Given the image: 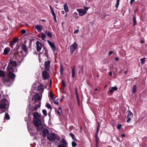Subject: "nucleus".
<instances>
[{
  "label": "nucleus",
  "instance_id": "45",
  "mask_svg": "<svg viewBox=\"0 0 147 147\" xmlns=\"http://www.w3.org/2000/svg\"><path fill=\"white\" fill-rule=\"evenodd\" d=\"M21 32L22 34H24L26 33V30L25 29H23L22 30Z\"/></svg>",
  "mask_w": 147,
  "mask_h": 147
},
{
  "label": "nucleus",
  "instance_id": "29",
  "mask_svg": "<svg viewBox=\"0 0 147 147\" xmlns=\"http://www.w3.org/2000/svg\"><path fill=\"white\" fill-rule=\"evenodd\" d=\"M69 135L74 140H76L75 135L73 133H70L69 134Z\"/></svg>",
  "mask_w": 147,
  "mask_h": 147
},
{
  "label": "nucleus",
  "instance_id": "11",
  "mask_svg": "<svg viewBox=\"0 0 147 147\" xmlns=\"http://www.w3.org/2000/svg\"><path fill=\"white\" fill-rule=\"evenodd\" d=\"M42 76L43 78L45 80L48 79L49 77L48 73L46 71H43Z\"/></svg>",
  "mask_w": 147,
  "mask_h": 147
},
{
  "label": "nucleus",
  "instance_id": "42",
  "mask_svg": "<svg viewBox=\"0 0 147 147\" xmlns=\"http://www.w3.org/2000/svg\"><path fill=\"white\" fill-rule=\"evenodd\" d=\"M76 98H77V99L78 101V102L79 103V98H78V92H77V91H76Z\"/></svg>",
  "mask_w": 147,
  "mask_h": 147
},
{
  "label": "nucleus",
  "instance_id": "24",
  "mask_svg": "<svg viewBox=\"0 0 147 147\" xmlns=\"http://www.w3.org/2000/svg\"><path fill=\"white\" fill-rule=\"evenodd\" d=\"M64 9L65 12H67L69 11L68 7L67 4H64Z\"/></svg>",
  "mask_w": 147,
  "mask_h": 147
},
{
  "label": "nucleus",
  "instance_id": "5",
  "mask_svg": "<svg viewBox=\"0 0 147 147\" xmlns=\"http://www.w3.org/2000/svg\"><path fill=\"white\" fill-rule=\"evenodd\" d=\"M47 138L50 141H55V139H57L56 136L54 133L50 134L48 135Z\"/></svg>",
  "mask_w": 147,
  "mask_h": 147
},
{
  "label": "nucleus",
  "instance_id": "52",
  "mask_svg": "<svg viewBox=\"0 0 147 147\" xmlns=\"http://www.w3.org/2000/svg\"><path fill=\"white\" fill-rule=\"evenodd\" d=\"M98 131H96V134H95V136H98Z\"/></svg>",
  "mask_w": 147,
  "mask_h": 147
},
{
  "label": "nucleus",
  "instance_id": "6",
  "mask_svg": "<svg viewBox=\"0 0 147 147\" xmlns=\"http://www.w3.org/2000/svg\"><path fill=\"white\" fill-rule=\"evenodd\" d=\"M41 98L39 94H38L36 93L34 94L32 99L34 100L36 102L39 101V104H40V101L41 100Z\"/></svg>",
  "mask_w": 147,
  "mask_h": 147
},
{
  "label": "nucleus",
  "instance_id": "33",
  "mask_svg": "<svg viewBox=\"0 0 147 147\" xmlns=\"http://www.w3.org/2000/svg\"><path fill=\"white\" fill-rule=\"evenodd\" d=\"M136 85H134L133 87V92L135 93L136 91Z\"/></svg>",
  "mask_w": 147,
  "mask_h": 147
},
{
  "label": "nucleus",
  "instance_id": "57",
  "mask_svg": "<svg viewBox=\"0 0 147 147\" xmlns=\"http://www.w3.org/2000/svg\"><path fill=\"white\" fill-rule=\"evenodd\" d=\"M54 103L55 104H56V105H58V102L56 101H54Z\"/></svg>",
  "mask_w": 147,
  "mask_h": 147
},
{
  "label": "nucleus",
  "instance_id": "58",
  "mask_svg": "<svg viewBox=\"0 0 147 147\" xmlns=\"http://www.w3.org/2000/svg\"><path fill=\"white\" fill-rule=\"evenodd\" d=\"M115 60H116V61H118V60H119V58H118V57H116V58H115Z\"/></svg>",
  "mask_w": 147,
  "mask_h": 147
},
{
  "label": "nucleus",
  "instance_id": "2",
  "mask_svg": "<svg viewBox=\"0 0 147 147\" xmlns=\"http://www.w3.org/2000/svg\"><path fill=\"white\" fill-rule=\"evenodd\" d=\"M34 125L36 127V129L38 131L42 130L43 129V126L41 124V121L39 119L34 121Z\"/></svg>",
  "mask_w": 147,
  "mask_h": 147
},
{
  "label": "nucleus",
  "instance_id": "30",
  "mask_svg": "<svg viewBox=\"0 0 147 147\" xmlns=\"http://www.w3.org/2000/svg\"><path fill=\"white\" fill-rule=\"evenodd\" d=\"M133 22L134 23V24H133V26H135L136 24V18L135 16L133 18Z\"/></svg>",
  "mask_w": 147,
  "mask_h": 147
},
{
  "label": "nucleus",
  "instance_id": "56",
  "mask_svg": "<svg viewBox=\"0 0 147 147\" xmlns=\"http://www.w3.org/2000/svg\"><path fill=\"white\" fill-rule=\"evenodd\" d=\"M112 71H110L109 72V75H110V76H112Z\"/></svg>",
  "mask_w": 147,
  "mask_h": 147
},
{
  "label": "nucleus",
  "instance_id": "13",
  "mask_svg": "<svg viewBox=\"0 0 147 147\" xmlns=\"http://www.w3.org/2000/svg\"><path fill=\"white\" fill-rule=\"evenodd\" d=\"M9 64L11 66L12 65L13 67H16L17 66L16 61H15L12 60L11 59L10 61L9 62Z\"/></svg>",
  "mask_w": 147,
  "mask_h": 147
},
{
  "label": "nucleus",
  "instance_id": "44",
  "mask_svg": "<svg viewBox=\"0 0 147 147\" xmlns=\"http://www.w3.org/2000/svg\"><path fill=\"white\" fill-rule=\"evenodd\" d=\"M119 1H117V3L115 5V7L116 8H117L119 5Z\"/></svg>",
  "mask_w": 147,
  "mask_h": 147
},
{
  "label": "nucleus",
  "instance_id": "8",
  "mask_svg": "<svg viewBox=\"0 0 147 147\" xmlns=\"http://www.w3.org/2000/svg\"><path fill=\"white\" fill-rule=\"evenodd\" d=\"M133 114L131 111L129 110L127 115V122L129 123L131 121L132 118L133 117Z\"/></svg>",
  "mask_w": 147,
  "mask_h": 147
},
{
  "label": "nucleus",
  "instance_id": "15",
  "mask_svg": "<svg viewBox=\"0 0 147 147\" xmlns=\"http://www.w3.org/2000/svg\"><path fill=\"white\" fill-rule=\"evenodd\" d=\"M49 133V132L47 129L44 128L43 129L42 134L44 137H46L47 135H48Z\"/></svg>",
  "mask_w": 147,
  "mask_h": 147
},
{
  "label": "nucleus",
  "instance_id": "41",
  "mask_svg": "<svg viewBox=\"0 0 147 147\" xmlns=\"http://www.w3.org/2000/svg\"><path fill=\"white\" fill-rule=\"evenodd\" d=\"M62 86L63 88L65 87L66 86V85L63 80L62 81Z\"/></svg>",
  "mask_w": 147,
  "mask_h": 147
},
{
  "label": "nucleus",
  "instance_id": "36",
  "mask_svg": "<svg viewBox=\"0 0 147 147\" xmlns=\"http://www.w3.org/2000/svg\"><path fill=\"white\" fill-rule=\"evenodd\" d=\"M3 80L4 82H8L10 81V80L9 79L7 78V79H6L5 78H4Z\"/></svg>",
  "mask_w": 147,
  "mask_h": 147
},
{
  "label": "nucleus",
  "instance_id": "43",
  "mask_svg": "<svg viewBox=\"0 0 147 147\" xmlns=\"http://www.w3.org/2000/svg\"><path fill=\"white\" fill-rule=\"evenodd\" d=\"M66 146L63 144H60L58 146V147H66Z\"/></svg>",
  "mask_w": 147,
  "mask_h": 147
},
{
  "label": "nucleus",
  "instance_id": "54",
  "mask_svg": "<svg viewBox=\"0 0 147 147\" xmlns=\"http://www.w3.org/2000/svg\"><path fill=\"white\" fill-rule=\"evenodd\" d=\"M113 53V52L112 51H110V52L109 54V55H110L111 54H112Z\"/></svg>",
  "mask_w": 147,
  "mask_h": 147
},
{
  "label": "nucleus",
  "instance_id": "23",
  "mask_svg": "<svg viewBox=\"0 0 147 147\" xmlns=\"http://www.w3.org/2000/svg\"><path fill=\"white\" fill-rule=\"evenodd\" d=\"M61 142L64 145L67 146V143L66 142V141L63 138L61 140Z\"/></svg>",
  "mask_w": 147,
  "mask_h": 147
},
{
  "label": "nucleus",
  "instance_id": "14",
  "mask_svg": "<svg viewBox=\"0 0 147 147\" xmlns=\"http://www.w3.org/2000/svg\"><path fill=\"white\" fill-rule=\"evenodd\" d=\"M71 76L72 78L75 77V66L74 65L73 66L71 69Z\"/></svg>",
  "mask_w": 147,
  "mask_h": 147
},
{
  "label": "nucleus",
  "instance_id": "47",
  "mask_svg": "<svg viewBox=\"0 0 147 147\" xmlns=\"http://www.w3.org/2000/svg\"><path fill=\"white\" fill-rule=\"evenodd\" d=\"M95 141H98L99 140V138H98V136H95Z\"/></svg>",
  "mask_w": 147,
  "mask_h": 147
},
{
  "label": "nucleus",
  "instance_id": "7",
  "mask_svg": "<svg viewBox=\"0 0 147 147\" xmlns=\"http://www.w3.org/2000/svg\"><path fill=\"white\" fill-rule=\"evenodd\" d=\"M78 47V45L76 42H74L71 45L70 47V51L71 53H72Z\"/></svg>",
  "mask_w": 147,
  "mask_h": 147
},
{
  "label": "nucleus",
  "instance_id": "17",
  "mask_svg": "<svg viewBox=\"0 0 147 147\" xmlns=\"http://www.w3.org/2000/svg\"><path fill=\"white\" fill-rule=\"evenodd\" d=\"M35 28L39 32H41L42 29V26L40 25H36Z\"/></svg>",
  "mask_w": 147,
  "mask_h": 147
},
{
  "label": "nucleus",
  "instance_id": "62",
  "mask_svg": "<svg viewBox=\"0 0 147 147\" xmlns=\"http://www.w3.org/2000/svg\"><path fill=\"white\" fill-rule=\"evenodd\" d=\"M42 21H43V22H45V20L43 19V20H42Z\"/></svg>",
  "mask_w": 147,
  "mask_h": 147
},
{
  "label": "nucleus",
  "instance_id": "12",
  "mask_svg": "<svg viewBox=\"0 0 147 147\" xmlns=\"http://www.w3.org/2000/svg\"><path fill=\"white\" fill-rule=\"evenodd\" d=\"M50 61L49 60H48L45 62L44 65L46 70H49L50 67Z\"/></svg>",
  "mask_w": 147,
  "mask_h": 147
},
{
  "label": "nucleus",
  "instance_id": "53",
  "mask_svg": "<svg viewBox=\"0 0 147 147\" xmlns=\"http://www.w3.org/2000/svg\"><path fill=\"white\" fill-rule=\"evenodd\" d=\"M13 41L14 42V44L17 42V41L16 39H14L13 40Z\"/></svg>",
  "mask_w": 147,
  "mask_h": 147
},
{
  "label": "nucleus",
  "instance_id": "59",
  "mask_svg": "<svg viewBox=\"0 0 147 147\" xmlns=\"http://www.w3.org/2000/svg\"><path fill=\"white\" fill-rule=\"evenodd\" d=\"M99 126H98L97 128L96 131H99Z\"/></svg>",
  "mask_w": 147,
  "mask_h": 147
},
{
  "label": "nucleus",
  "instance_id": "49",
  "mask_svg": "<svg viewBox=\"0 0 147 147\" xmlns=\"http://www.w3.org/2000/svg\"><path fill=\"white\" fill-rule=\"evenodd\" d=\"M96 147H98V141H96Z\"/></svg>",
  "mask_w": 147,
  "mask_h": 147
},
{
  "label": "nucleus",
  "instance_id": "3",
  "mask_svg": "<svg viewBox=\"0 0 147 147\" xmlns=\"http://www.w3.org/2000/svg\"><path fill=\"white\" fill-rule=\"evenodd\" d=\"M1 103L0 104V108L1 109H5L7 107H8L9 105L8 101L5 98L1 100Z\"/></svg>",
  "mask_w": 147,
  "mask_h": 147
},
{
  "label": "nucleus",
  "instance_id": "16",
  "mask_svg": "<svg viewBox=\"0 0 147 147\" xmlns=\"http://www.w3.org/2000/svg\"><path fill=\"white\" fill-rule=\"evenodd\" d=\"M22 50L26 52V54H27L28 53V49L26 45L24 44H22Z\"/></svg>",
  "mask_w": 147,
  "mask_h": 147
},
{
  "label": "nucleus",
  "instance_id": "22",
  "mask_svg": "<svg viewBox=\"0 0 147 147\" xmlns=\"http://www.w3.org/2000/svg\"><path fill=\"white\" fill-rule=\"evenodd\" d=\"M38 91L41 93H42L44 90L42 86V85H40L39 86H38Z\"/></svg>",
  "mask_w": 147,
  "mask_h": 147
},
{
  "label": "nucleus",
  "instance_id": "64",
  "mask_svg": "<svg viewBox=\"0 0 147 147\" xmlns=\"http://www.w3.org/2000/svg\"><path fill=\"white\" fill-rule=\"evenodd\" d=\"M97 90H98V89L97 88H96V89H95V91H97Z\"/></svg>",
  "mask_w": 147,
  "mask_h": 147
},
{
  "label": "nucleus",
  "instance_id": "31",
  "mask_svg": "<svg viewBox=\"0 0 147 147\" xmlns=\"http://www.w3.org/2000/svg\"><path fill=\"white\" fill-rule=\"evenodd\" d=\"M62 112V111L61 107H59L58 108V114L59 115H61Z\"/></svg>",
  "mask_w": 147,
  "mask_h": 147
},
{
  "label": "nucleus",
  "instance_id": "34",
  "mask_svg": "<svg viewBox=\"0 0 147 147\" xmlns=\"http://www.w3.org/2000/svg\"><path fill=\"white\" fill-rule=\"evenodd\" d=\"M63 70V68L61 64L60 65V73L61 74H62V71Z\"/></svg>",
  "mask_w": 147,
  "mask_h": 147
},
{
  "label": "nucleus",
  "instance_id": "32",
  "mask_svg": "<svg viewBox=\"0 0 147 147\" xmlns=\"http://www.w3.org/2000/svg\"><path fill=\"white\" fill-rule=\"evenodd\" d=\"M5 117L7 120L10 119V117L8 113H6L5 114Z\"/></svg>",
  "mask_w": 147,
  "mask_h": 147
},
{
  "label": "nucleus",
  "instance_id": "4",
  "mask_svg": "<svg viewBox=\"0 0 147 147\" xmlns=\"http://www.w3.org/2000/svg\"><path fill=\"white\" fill-rule=\"evenodd\" d=\"M89 7H84V9H77V11L78 12L79 15L80 16H82L86 14Z\"/></svg>",
  "mask_w": 147,
  "mask_h": 147
},
{
  "label": "nucleus",
  "instance_id": "50",
  "mask_svg": "<svg viewBox=\"0 0 147 147\" xmlns=\"http://www.w3.org/2000/svg\"><path fill=\"white\" fill-rule=\"evenodd\" d=\"M78 31H79L78 30V29L74 31V33L76 34L78 32Z\"/></svg>",
  "mask_w": 147,
  "mask_h": 147
},
{
  "label": "nucleus",
  "instance_id": "10",
  "mask_svg": "<svg viewBox=\"0 0 147 147\" xmlns=\"http://www.w3.org/2000/svg\"><path fill=\"white\" fill-rule=\"evenodd\" d=\"M47 42L52 49V50L53 51H55V47L54 43L51 42L48 40H47Z\"/></svg>",
  "mask_w": 147,
  "mask_h": 147
},
{
  "label": "nucleus",
  "instance_id": "51",
  "mask_svg": "<svg viewBox=\"0 0 147 147\" xmlns=\"http://www.w3.org/2000/svg\"><path fill=\"white\" fill-rule=\"evenodd\" d=\"M135 1V0H131L130 1V3L131 5H132L133 3Z\"/></svg>",
  "mask_w": 147,
  "mask_h": 147
},
{
  "label": "nucleus",
  "instance_id": "19",
  "mask_svg": "<svg viewBox=\"0 0 147 147\" xmlns=\"http://www.w3.org/2000/svg\"><path fill=\"white\" fill-rule=\"evenodd\" d=\"M117 88L116 86L112 87L111 89H110L109 91L111 93H113L114 91H116Z\"/></svg>",
  "mask_w": 147,
  "mask_h": 147
},
{
  "label": "nucleus",
  "instance_id": "26",
  "mask_svg": "<svg viewBox=\"0 0 147 147\" xmlns=\"http://www.w3.org/2000/svg\"><path fill=\"white\" fill-rule=\"evenodd\" d=\"M5 74L4 71L0 70V76L2 77H5Z\"/></svg>",
  "mask_w": 147,
  "mask_h": 147
},
{
  "label": "nucleus",
  "instance_id": "61",
  "mask_svg": "<svg viewBox=\"0 0 147 147\" xmlns=\"http://www.w3.org/2000/svg\"><path fill=\"white\" fill-rule=\"evenodd\" d=\"M121 136L122 137H124L125 136V134H122Z\"/></svg>",
  "mask_w": 147,
  "mask_h": 147
},
{
  "label": "nucleus",
  "instance_id": "63",
  "mask_svg": "<svg viewBox=\"0 0 147 147\" xmlns=\"http://www.w3.org/2000/svg\"><path fill=\"white\" fill-rule=\"evenodd\" d=\"M141 42V43H143V42H144V41H141V42Z\"/></svg>",
  "mask_w": 147,
  "mask_h": 147
},
{
  "label": "nucleus",
  "instance_id": "48",
  "mask_svg": "<svg viewBox=\"0 0 147 147\" xmlns=\"http://www.w3.org/2000/svg\"><path fill=\"white\" fill-rule=\"evenodd\" d=\"M77 15V13L76 12H75L74 13L73 15L74 17H76V16Z\"/></svg>",
  "mask_w": 147,
  "mask_h": 147
},
{
  "label": "nucleus",
  "instance_id": "37",
  "mask_svg": "<svg viewBox=\"0 0 147 147\" xmlns=\"http://www.w3.org/2000/svg\"><path fill=\"white\" fill-rule=\"evenodd\" d=\"M71 144H72V146L73 147H75L77 145V144H76V143L74 141L72 142Z\"/></svg>",
  "mask_w": 147,
  "mask_h": 147
},
{
  "label": "nucleus",
  "instance_id": "55",
  "mask_svg": "<svg viewBox=\"0 0 147 147\" xmlns=\"http://www.w3.org/2000/svg\"><path fill=\"white\" fill-rule=\"evenodd\" d=\"M81 68H82V73L83 72V66H81Z\"/></svg>",
  "mask_w": 147,
  "mask_h": 147
},
{
  "label": "nucleus",
  "instance_id": "35",
  "mask_svg": "<svg viewBox=\"0 0 147 147\" xmlns=\"http://www.w3.org/2000/svg\"><path fill=\"white\" fill-rule=\"evenodd\" d=\"M140 61H141V63L142 64H144L145 61V58H142L140 59Z\"/></svg>",
  "mask_w": 147,
  "mask_h": 147
},
{
  "label": "nucleus",
  "instance_id": "27",
  "mask_svg": "<svg viewBox=\"0 0 147 147\" xmlns=\"http://www.w3.org/2000/svg\"><path fill=\"white\" fill-rule=\"evenodd\" d=\"M50 8V9L51 11V13L53 16H55V14L54 11V10L51 7V6L50 5L49 6Z\"/></svg>",
  "mask_w": 147,
  "mask_h": 147
},
{
  "label": "nucleus",
  "instance_id": "39",
  "mask_svg": "<svg viewBox=\"0 0 147 147\" xmlns=\"http://www.w3.org/2000/svg\"><path fill=\"white\" fill-rule=\"evenodd\" d=\"M42 113L45 116H46L47 115V111L43 109L42 110Z\"/></svg>",
  "mask_w": 147,
  "mask_h": 147
},
{
  "label": "nucleus",
  "instance_id": "1",
  "mask_svg": "<svg viewBox=\"0 0 147 147\" xmlns=\"http://www.w3.org/2000/svg\"><path fill=\"white\" fill-rule=\"evenodd\" d=\"M7 69L8 70V76L9 77L12 79L16 77V75L12 71L17 72V69L16 68L13 69L12 67L10 65H8Z\"/></svg>",
  "mask_w": 147,
  "mask_h": 147
},
{
  "label": "nucleus",
  "instance_id": "21",
  "mask_svg": "<svg viewBox=\"0 0 147 147\" xmlns=\"http://www.w3.org/2000/svg\"><path fill=\"white\" fill-rule=\"evenodd\" d=\"M39 36L43 40H44L46 37V35L43 33H41Z\"/></svg>",
  "mask_w": 147,
  "mask_h": 147
},
{
  "label": "nucleus",
  "instance_id": "28",
  "mask_svg": "<svg viewBox=\"0 0 147 147\" xmlns=\"http://www.w3.org/2000/svg\"><path fill=\"white\" fill-rule=\"evenodd\" d=\"M49 95L50 97L53 100H55V97H54V95L52 93L50 92H49Z\"/></svg>",
  "mask_w": 147,
  "mask_h": 147
},
{
  "label": "nucleus",
  "instance_id": "40",
  "mask_svg": "<svg viewBox=\"0 0 147 147\" xmlns=\"http://www.w3.org/2000/svg\"><path fill=\"white\" fill-rule=\"evenodd\" d=\"M121 124H119L117 126V128L118 129H121Z\"/></svg>",
  "mask_w": 147,
  "mask_h": 147
},
{
  "label": "nucleus",
  "instance_id": "18",
  "mask_svg": "<svg viewBox=\"0 0 147 147\" xmlns=\"http://www.w3.org/2000/svg\"><path fill=\"white\" fill-rule=\"evenodd\" d=\"M10 49L9 47H7L5 48L4 50L3 54L4 55H6L8 54L9 52Z\"/></svg>",
  "mask_w": 147,
  "mask_h": 147
},
{
  "label": "nucleus",
  "instance_id": "38",
  "mask_svg": "<svg viewBox=\"0 0 147 147\" xmlns=\"http://www.w3.org/2000/svg\"><path fill=\"white\" fill-rule=\"evenodd\" d=\"M46 106L49 109H51V106L49 104L46 103Z\"/></svg>",
  "mask_w": 147,
  "mask_h": 147
},
{
  "label": "nucleus",
  "instance_id": "9",
  "mask_svg": "<svg viewBox=\"0 0 147 147\" xmlns=\"http://www.w3.org/2000/svg\"><path fill=\"white\" fill-rule=\"evenodd\" d=\"M37 47V50L38 52L40 51L42 48V44L41 42L38 41H37L36 42Z\"/></svg>",
  "mask_w": 147,
  "mask_h": 147
},
{
  "label": "nucleus",
  "instance_id": "60",
  "mask_svg": "<svg viewBox=\"0 0 147 147\" xmlns=\"http://www.w3.org/2000/svg\"><path fill=\"white\" fill-rule=\"evenodd\" d=\"M61 13L63 14H64V13H65V12H64V11H63V10H62L61 11Z\"/></svg>",
  "mask_w": 147,
  "mask_h": 147
},
{
  "label": "nucleus",
  "instance_id": "46",
  "mask_svg": "<svg viewBox=\"0 0 147 147\" xmlns=\"http://www.w3.org/2000/svg\"><path fill=\"white\" fill-rule=\"evenodd\" d=\"M54 18V20L55 22H57L56 15L53 16Z\"/></svg>",
  "mask_w": 147,
  "mask_h": 147
},
{
  "label": "nucleus",
  "instance_id": "20",
  "mask_svg": "<svg viewBox=\"0 0 147 147\" xmlns=\"http://www.w3.org/2000/svg\"><path fill=\"white\" fill-rule=\"evenodd\" d=\"M34 118L35 119H38L39 117V115L38 113L36 112H35L33 113Z\"/></svg>",
  "mask_w": 147,
  "mask_h": 147
},
{
  "label": "nucleus",
  "instance_id": "25",
  "mask_svg": "<svg viewBox=\"0 0 147 147\" xmlns=\"http://www.w3.org/2000/svg\"><path fill=\"white\" fill-rule=\"evenodd\" d=\"M45 33L49 37L51 38L52 37V34L49 31L46 30Z\"/></svg>",
  "mask_w": 147,
  "mask_h": 147
}]
</instances>
